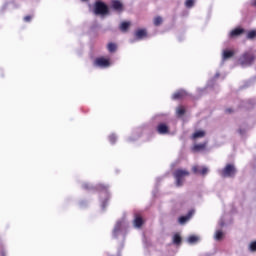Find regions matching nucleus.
Returning a JSON list of instances; mask_svg holds the SVG:
<instances>
[{
    "label": "nucleus",
    "mask_w": 256,
    "mask_h": 256,
    "mask_svg": "<svg viewBox=\"0 0 256 256\" xmlns=\"http://www.w3.org/2000/svg\"><path fill=\"white\" fill-rule=\"evenodd\" d=\"M95 190L98 191L100 199H103V203H107L111 199L108 185L100 183L96 185Z\"/></svg>",
    "instance_id": "nucleus-1"
},
{
    "label": "nucleus",
    "mask_w": 256,
    "mask_h": 256,
    "mask_svg": "<svg viewBox=\"0 0 256 256\" xmlns=\"http://www.w3.org/2000/svg\"><path fill=\"white\" fill-rule=\"evenodd\" d=\"M176 113L178 115V117H183V115H185V107L180 106L176 109Z\"/></svg>",
    "instance_id": "nucleus-21"
},
{
    "label": "nucleus",
    "mask_w": 256,
    "mask_h": 256,
    "mask_svg": "<svg viewBox=\"0 0 256 256\" xmlns=\"http://www.w3.org/2000/svg\"><path fill=\"white\" fill-rule=\"evenodd\" d=\"M255 54L252 52H244L239 58V63L242 67H249L255 63Z\"/></svg>",
    "instance_id": "nucleus-2"
},
{
    "label": "nucleus",
    "mask_w": 256,
    "mask_h": 256,
    "mask_svg": "<svg viewBox=\"0 0 256 256\" xmlns=\"http://www.w3.org/2000/svg\"><path fill=\"white\" fill-rule=\"evenodd\" d=\"M206 133L204 130H198L193 133L192 139H203L205 137Z\"/></svg>",
    "instance_id": "nucleus-15"
},
{
    "label": "nucleus",
    "mask_w": 256,
    "mask_h": 256,
    "mask_svg": "<svg viewBox=\"0 0 256 256\" xmlns=\"http://www.w3.org/2000/svg\"><path fill=\"white\" fill-rule=\"evenodd\" d=\"M119 233H121V223L116 224V226L114 227V230H113V235L115 237H117V235H119Z\"/></svg>",
    "instance_id": "nucleus-20"
},
{
    "label": "nucleus",
    "mask_w": 256,
    "mask_h": 256,
    "mask_svg": "<svg viewBox=\"0 0 256 256\" xmlns=\"http://www.w3.org/2000/svg\"><path fill=\"white\" fill-rule=\"evenodd\" d=\"M82 1H87V0H82Z\"/></svg>",
    "instance_id": "nucleus-37"
},
{
    "label": "nucleus",
    "mask_w": 256,
    "mask_h": 256,
    "mask_svg": "<svg viewBox=\"0 0 256 256\" xmlns=\"http://www.w3.org/2000/svg\"><path fill=\"white\" fill-rule=\"evenodd\" d=\"M190 173L187 170L177 169L174 172V178L176 179V187H183L185 177H189Z\"/></svg>",
    "instance_id": "nucleus-3"
},
{
    "label": "nucleus",
    "mask_w": 256,
    "mask_h": 256,
    "mask_svg": "<svg viewBox=\"0 0 256 256\" xmlns=\"http://www.w3.org/2000/svg\"><path fill=\"white\" fill-rule=\"evenodd\" d=\"M255 37H256V31L255 30H252V31L248 32L247 39H255Z\"/></svg>",
    "instance_id": "nucleus-26"
},
{
    "label": "nucleus",
    "mask_w": 256,
    "mask_h": 256,
    "mask_svg": "<svg viewBox=\"0 0 256 256\" xmlns=\"http://www.w3.org/2000/svg\"><path fill=\"white\" fill-rule=\"evenodd\" d=\"M33 19V17L31 16V15H28V16H25L24 17V21L26 22V23H30V21Z\"/></svg>",
    "instance_id": "nucleus-30"
},
{
    "label": "nucleus",
    "mask_w": 256,
    "mask_h": 256,
    "mask_svg": "<svg viewBox=\"0 0 256 256\" xmlns=\"http://www.w3.org/2000/svg\"><path fill=\"white\" fill-rule=\"evenodd\" d=\"M245 33V29L243 28H235L230 32V37H239V35H243Z\"/></svg>",
    "instance_id": "nucleus-12"
},
{
    "label": "nucleus",
    "mask_w": 256,
    "mask_h": 256,
    "mask_svg": "<svg viewBox=\"0 0 256 256\" xmlns=\"http://www.w3.org/2000/svg\"><path fill=\"white\" fill-rule=\"evenodd\" d=\"M131 26V23L129 22H122L120 25V30L123 31V33L127 32L129 30V27Z\"/></svg>",
    "instance_id": "nucleus-18"
},
{
    "label": "nucleus",
    "mask_w": 256,
    "mask_h": 256,
    "mask_svg": "<svg viewBox=\"0 0 256 256\" xmlns=\"http://www.w3.org/2000/svg\"><path fill=\"white\" fill-rule=\"evenodd\" d=\"M107 49H108L109 53H115V51H117V44L110 42L107 45Z\"/></svg>",
    "instance_id": "nucleus-17"
},
{
    "label": "nucleus",
    "mask_w": 256,
    "mask_h": 256,
    "mask_svg": "<svg viewBox=\"0 0 256 256\" xmlns=\"http://www.w3.org/2000/svg\"><path fill=\"white\" fill-rule=\"evenodd\" d=\"M234 55H235V51H233V50H224L223 55H222V59H223V61H227V59H231V57H233Z\"/></svg>",
    "instance_id": "nucleus-13"
},
{
    "label": "nucleus",
    "mask_w": 256,
    "mask_h": 256,
    "mask_svg": "<svg viewBox=\"0 0 256 256\" xmlns=\"http://www.w3.org/2000/svg\"><path fill=\"white\" fill-rule=\"evenodd\" d=\"M206 147H207V142L195 144L192 148V151H195V152L204 151Z\"/></svg>",
    "instance_id": "nucleus-14"
},
{
    "label": "nucleus",
    "mask_w": 256,
    "mask_h": 256,
    "mask_svg": "<svg viewBox=\"0 0 256 256\" xmlns=\"http://www.w3.org/2000/svg\"><path fill=\"white\" fill-rule=\"evenodd\" d=\"M197 241H199V236H195V235H191L190 237H188V243H197Z\"/></svg>",
    "instance_id": "nucleus-24"
},
{
    "label": "nucleus",
    "mask_w": 256,
    "mask_h": 256,
    "mask_svg": "<svg viewBox=\"0 0 256 256\" xmlns=\"http://www.w3.org/2000/svg\"><path fill=\"white\" fill-rule=\"evenodd\" d=\"M238 133H240V135H243L244 132H243L242 129H239V130H238Z\"/></svg>",
    "instance_id": "nucleus-35"
},
{
    "label": "nucleus",
    "mask_w": 256,
    "mask_h": 256,
    "mask_svg": "<svg viewBox=\"0 0 256 256\" xmlns=\"http://www.w3.org/2000/svg\"><path fill=\"white\" fill-rule=\"evenodd\" d=\"M94 13L95 15H109V6L101 1H96L94 4Z\"/></svg>",
    "instance_id": "nucleus-4"
},
{
    "label": "nucleus",
    "mask_w": 256,
    "mask_h": 256,
    "mask_svg": "<svg viewBox=\"0 0 256 256\" xmlns=\"http://www.w3.org/2000/svg\"><path fill=\"white\" fill-rule=\"evenodd\" d=\"M111 7L114 9V11H117L118 13H121L123 11V3L119 0H112Z\"/></svg>",
    "instance_id": "nucleus-9"
},
{
    "label": "nucleus",
    "mask_w": 256,
    "mask_h": 256,
    "mask_svg": "<svg viewBox=\"0 0 256 256\" xmlns=\"http://www.w3.org/2000/svg\"><path fill=\"white\" fill-rule=\"evenodd\" d=\"M109 141L110 143H115L117 141V136H115V134H112L109 136Z\"/></svg>",
    "instance_id": "nucleus-28"
},
{
    "label": "nucleus",
    "mask_w": 256,
    "mask_h": 256,
    "mask_svg": "<svg viewBox=\"0 0 256 256\" xmlns=\"http://www.w3.org/2000/svg\"><path fill=\"white\" fill-rule=\"evenodd\" d=\"M192 171H193V173H200V172H201V170H199V167H198V166H194V167L192 168Z\"/></svg>",
    "instance_id": "nucleus-32"
},
{
    "label": "nucleus",
    "mask_w": 256,
    "mask_h": 256,
    "mask_svg": "<svg viewBox=\"0 0 256 256\" xmlns=\"http://www.w3.org/2000/svg\"><path fill=\"white\" fill-rule=\"evenodd\" d=\"M111 66V62L109 59H106L105 57H98L94 60V67H102L107 68Z\"/></svg>",
    "instance_id": "nucleus-6"
},
{
    "label": "nucleus",
    "mask_w": 256,
    "mask_h": 256,
    "mask_svg": "<svg viewBox=\"0 0 256 256\" xmlns=\"http://www.w3.org/2000/svg\"><path fill=\"white\" fill-rule=\"evenodd\" d=\"M214 238L216 241H221V239H223V231L222 230L216 231Z\"/></svg>",
    "instance_id": "nucleus-23"
},
{
    "label": "nucleus",
    "mask_w": 256,
    "mask_h": 256,
    "mask_svg": "<svg viewBox=\"0 0 256 256\" xmlns=\"http://www.w3.org/2000/svg\"><path fill=\"white\" fill-rule=\"evenodd\" d=\"M207 173H209V169L207 167H203L200 170V175H207Z\"/></svg>",
    "instance_id": "nucleus-29"
},
{
    "label": "nucleus",
    "mask_w": 256,
    "mask_h": 256,
    "mask_svg": "<svg viewBox=\"0 0 256 256\" xmlns=\"http://www.w3.org/2000/svg\"><path fill=\"white\" fill-rule=\"evenodd\" d=\"M254 5L256 6V0H255V2H254Z\"/></svg>",
    "instance_id": "nucleus-36"
},
{
    "label": "nucleus",
    "mask_w": 256,
    "mask_h": 256,
    "mask_svg": "<svg viewBox=\"0 0 256 256\" xmlns=\"http://www.w3.org/2000/svg\"><path fill=\"white\" fill-rule=\"evenodd\" d=\"M134 227H137L138 229L143 227V218L139 214L135 215Z\"/></svg>",
    "instance_id": "nucleus-11"
},
{
    "label": "nucleus",
    "mask_w": 256,
    "mask_h": 256,
    "mask_svg": "<svg viewBox=\"0 0 256 256\" xmlns=\"http://www.w3.org/2000/svg\"><path fill=\"white\" fill-rule=\"evenodd\" d=\"M193 5H195V0H186L185 6H186L188 9H191V7H193Z\"/></svg>",
    "instance_id": "nucleus-25"
},
{
    "label": "nucleus",
    "mask_w": 256,
    "mask_h": 256,
    "mask_svg": "<svg viewBox=\"0 0 256 256\" xmlns=\"http://www.w3.org/2000/svg\"><path fill=\"white\" fill-rule=\"evenodd\" d=\"M0 256H6L5 249L3 248L2 245H0Z\"/></svg>",
    "instance_id": "nucleus-31"
},
{
    "label": "nucleus",
    "mask_w": 256,
    "mask_h": 256,
    "mask_svg": "<svg viewBox=\"0 0 256 256\" xmlns=\"http://www.w3.org/2000/svg\"><path fill=\"white\" fill-rule=\"evenodd\" d=\"M182 241L181 235L179 233L174 234L173 243L174 245H179Z\"/></svg>",
    "instance_id": "nucleus-19"
},
{
    "label": "nucleus",
    "mask_w": 256,
    "mask_h": 256,
    "mask_svg": "<svg viewBox=\"0 0 256 256\" xmlns=\"http://www.w3.org/2000/svg\"><path fill=\"white\" fill-rule=\"evenodd\" d=\"M156 131L159 135H167V133H169V126L165 123H160L158 124Z\"/></svg>",
    "instance_id": "nucleus-8"
},
{
    "label": "nucleus",
    "mask_w": 256,
    "mask_h": 256,
    "mask_svg": "<svg viewBox=\"0 0 256 256\" xmlns=\"http://www.w3.org/2000/svg\"><path fill=\"white\" fill-rule=\"evenodd\" d=\"M186 95L187 93L185 91L180 90L173 94L172 99H183V97H185Z\"/></svg>",
    "instance_id": "nucleus-16"
},
{
    "label": "nucleus",
    "mask_w": 256,
    "mask_h": 256,
    "mask_svg": "<svg viewBox=\"0 0 256 256\" xmlns=\"http://www.w3.org/2000/svg\"><path fill=\"white\" fill-rule=\"evenodd\" d=\"M134 36H135L136 41H141V40L145 39L147 37V29L142 28V29L136 30L134 33Z\"/></svg>",
    "instance_id": "nucleus-7"
},
{
    "label": "nucleus",
    "mask_w": 256,
    "mask_h": 256,
    "mask_svg": "<svg viewBox=\"0 0 256 256\" xmlns=\"http://www.w3.org/2000/svg\"><path fill=\"white\" fill-rule=\"evenodd\" d=\"M237 173V169L233 164H227L220 172L221 177H235Z\"/></svg>",
    "instance_id": "nucleus-5"
},
{
    "label": "nucleus",
    "mask_w": 256,
    "mask_h": 256,
    "mask_svg": "<svg viewBox=\"0 0 256 256\" xmlns=\"http://www.w3.org/2000/svg\"><path fill=\"white\" fill-rule=\"evenodd\" d=\"M83 189H86L87 191H89V189H91V186H89V184H84Z\"/></svg>",
    "instance_id": "nucleus-34"
},
{
    "label": "nucleus",
    "mask_w": 256,
    "mask_h": 256,
    "mask_svg": "<svg viewBox=\"0 0 256 256\" xmlns=\"http://www.w3.org/2000/svg\"><path fill=\"white\" fill-rule=\"evenodd\" d=\"M225 113H227L228 115H231V113H233V108H227L225 110Z\"/></svg>",
    "instance_id": "nucleus-33"
},
{
    "label": "nucleus",
    "mask_w": 256,
    "mask_h": 256,
    "mask_svg": "<svg viewBox=\"0 0 256 256\" xmlns=\"http://www.w3.org/2000/svg\"><path fill=\"white\" fill-rule=\"evenodd\" d=\"M194 213H195V211L190 210L186 216H181L179 218L180 225H185V223H187V221H189V219H191L193 217Z\"/></svg>",
    "instance_id": "nucleus-10"
},
{
    "label": "nucleus",
    "mask_w": 256,
    "mask_h": 256,
    "mask_svg": "<svg viewBox=\"0 0 256 256\" xmlns=\"http://www.w3.org/2000/svg\"><path fill=\"white\" fill-rule=\"evenodd\" d=\"M249 250L252 251V252L256 251V241H253V242L250 243Z\"/></svg>",
    "instance_id": "nucleus-27"
},
{
    "label": "nucleus",
    "mask_w": 256,
    "mask_h": 256,
    "mask_svg": "<svg viewBox=\"0 0 256 256\" xmlns=\"http://www.w3.org/2000/svg\"><path fill=\"white\" fill-rule=\"evenodd\" d=\"M163 23V18L161 16H157L154 18L155 27H159Z\"/></svg>",
    "instance_id": "nucleus-22"
}]
</instances>
